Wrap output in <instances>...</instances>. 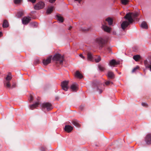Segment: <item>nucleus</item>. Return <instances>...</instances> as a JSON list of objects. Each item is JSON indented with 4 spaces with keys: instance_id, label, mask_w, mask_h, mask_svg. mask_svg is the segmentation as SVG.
I'll list each match as a JSON object with an SVG mask.
<instances>
[{
    "instance_id": "25",
    "label": "nucleus",
    "mask_w": 151,
    "mask_h": 151,
    "mask_svg": "<svg viewBox=\"0 0 151 151\" xmlns=\"http://www.w3.org/2000/svg\"><path fill=\"white\" fill-rule=\"evenodd\" d=\"M57 19L60 22H62L63 21V17L60 15H57L56 16Z\"/></svg>"
},
{
    "instance_id": "9",
    "label": "nucleus",
    "mask_w": 151,
    "mask_h": 151,
    "mask_svg": "<svg viewBox=\"0 0 151 151\" xmlns=\"http://www.w3.org/2000/svg\"><path fill=\"white\" fill-rule=\"evenodd\" d=\"M52 56H50L46 59L43 60L42 63L44 65H46L51 62Z\"/></svg>"
},
{
    "instance_id": "27",
    "label": "nucleus",
    "mask_w": 151,
    "mask_h": 151,
    "mask_svg": "<svg viewBox=\"0 0 151 151\" xmlns=\"http://www.w3.org/2000/svg\"><path fill=\"white\" fill-rule=\"evenodd\" d=\"M23 13L22 12H18L16 15L17 16L18 18L20 17L23 15Z\"/></svg>"
},
{
    "instance_id": "38",
    "label": "nucleus",
    "mask_w": 151,
    "mask_h": 151,
    "mask_svg": "<svg viewBox=\"0 0 151 151\" xmlns=\"http://www.w3.org/2000/svg\"><path fill=\"white\" fill-rule=\"evenodd\" d=\"M29 100L30 101H32L33 100V97L31 95L30 96Z\"/></svg>"
},
{
    "instance_id": "10",
    "label": "nucleus",
    "mask_w": 151,
    "mask_h": 151,
    "mask_svg": "<svg viewBox=\"0 0 151 151\" xmlns=\"http://www.w3.org/2000/svg\"><path fill=\"white\" fill-rule=\"evenodd\" d=\"M145 141L146 144L147 145H149L151 144V134H147L145 138Z\"/></svg>"
},
{
    "instance_id": "18",
    "label": "nucleus",
    "mask_w": 151,
    "mask_h": 151,
    "mask_svg": "<svg viewBox=\"0 0 151 151\" xmlns=\"http://www.w3.org/2000/svg\"><path fill=\"white\" fill-rule=\"evenodd\" d=\"M78 85L77 84H73L70 86L71 89L73 91H76L77 90Z\"/></svg>"
},
{
    "instance_id": "14",
    "label": "nucleus",
    "mask_w": 151,
    "mask_h": 151,
    "mask_svg": "<svg viewBox=\"0 0 151 151\" xmlns=\"http://www.w3.org/2000/svg\"><path fill=\"white\" fill-rule=\"evenodd\" d=\"M30 20V18L25 17L22 19V21L23 24H27Z\"/></svg>"
},
{
    "instance_id": "20",
    "label": "nucleus",
    "mask_w": 151,
    "mask_h": 151,
    "mask_svg": "<svg viewBox=\"0 0 151 151\" xmlns=\"http://www.w3.org/2000/svg\"><path fill=\"white\" fill-rule=\"evenodd\" d=\"M141 27L143 29H147L148 28L147 24L146 22H143L142 23L141 25Z\"/></svg>"
},
{
    "instance_id": "1",
    "label": "nucleus",
    "mask_w": 151,
    "mask_h": 151,
    "mask_svg": "<svg viewBox=\"0 0 151 151\" xmlns=\"http://www.w3.org/2000/svg\"><path fill=\"white\" fill-rule=\"evenodd\" d=\"M124 18L127 19L128 22L124 21L121 24L122 29L124 30L127 27L130 23H132L133 21V19L132 17L131 14L128 13L124 17Z\"/></svg>"
},
{
    "instance_id": "13",
    "label": "nucleus",
    "mask_w": 151,
    "mask_h": 151,
    "mask_svg": "<svg viewBox=\"0 0 151 151\" xmlns=\"http://www.w3.org/2000/svg\"><path fill=\"white\" fill-rule=\"evenodd\" d=\"M87 59L88 60L93 61V57L92 54L90 52H88L87 54Z\"/></svg>"
},
{
    "instance_id": "46",
    "label": "nucleus",
    "mask_w": 151,
    "mask_h": 151,
    "mask_svg": "<svg viewBox=\"0 0 151 151\" xmlns=\"http://www.w3.org/2000/svg\"><path fill=\"white\" fill-rule=\"evenodd\" d=\"M83 30H88V29H83Z\"/></svg>"
},
{
    "instance_id": "32",
    "label": "nucleus",
    "mask_w": 151,
    "mask_h": 151,
    "mask_svg": "<svg viewBox=\"0 0 151 151\" xmlns=\"http://www.w3.org/2000/svg\"><path fill=\"white\" fill-rule=\"evenodd\" d=\"M16 86V83L15 82H13L12 86L10 88H13L15 87Z\"/></svg>"
},
{
    "instance_id": "37",
    "label": "nucleus",
    "mask_w": 151,
    "mask_h": 151,
    "mask_svg": "<svg viewBox=\"0 0 151 151\" xmlns=\"http://www.w3.org/2000/svg\"><path fill=\"white\" fill-rule=\"evenodd\" d=\"M79 55V56L81 58L83 59H86L85 57H84V56H83V55L82 54H80Z\"/></svg>"
},
{
    "instance_id": "23",
    "label": "nucleus",
    "mask_w": 151,
    "mask_h": 151,
    "mask_svg": "<svg viewBox=\"0 0 151 151\" xmlns=\"http://www.w3.org/2000/svg\"><path fill=\"white\" fill-rule=\"evenodd\" d=\"M53 9V6L49 7L47 9V11L46 12V13L47 14H49L51 13Z\"/></svg>"
},
{
    "instance_id": "33",
    "label": "nucleus",
    "mask_w": 151,
    "mask_h": 151,
    "mask_svg": "<svg viewBox=\"0 0 151 151\" xmlns=\"http://www.w3.org/2000/svg\"><path fill=\"white\" fill-rule=\"evenodd\" d=\"M101 60V58L100 57H98L96 59H95V61L96 63L99 62Z\"/></svg>"
},
{
    "instance_id": "44",
    "label": "nucleus",
    "mask_w": 151,
    "mask_h": 151,
    "mask_svg": "<svg viewBox=\"0 0 151 151\" xmlns=\"http://www.w3.org/2000/svg\"><path fill=\"white\" fill-rule=\"evenodd\" d=\"M72 28V27H70L69 28V29L70 30V29Z\"/></svg>"
},
{
    "instance_id": "12",
    "label": "nucleus",
    "mask_w": 151,
    "mask_h": 151,
    "mask_svg": "<svg viewBox=\"0 0 151 151\" xmlns=\"http://www.w3.org/2000/svg\"><path fill=\"white\" fill-rule=\"evenodd\" d=\"M144 63L146 67L149 68L151 71V62L150 61L146 60L144 61Z\"/></svg>"
},
{
    "instance_id": "24",
    "label": "nucleus",
    "mask_w": 151,
    "mask_h": 151,
    "mask_svg": "<svg viewBox=\"0 0 151 151\" xmlns=\"http://www.w3.org/2000/svg\"><path fill=\"white\" fill-rule=\"evenodd\" d=\"M72 122L73 125L76 127H79L80 126V124L78 122V121L76 120H73Z\"/></svg>"
},
{
    "instance_id": "36",
    "label": "nucleus",
    "mask_w": 151,
    "mask_h": 151,
    "mask_svg": "<svg viewBox=\"0 0 151 151\" xmlns=\"http://www.w3.org/2000/svg\"><path fill=\"white\" fill-rule=\"evenodd\" d=\"M106 49L109 52H110L111 50V48L110 47L107 46L106 47Z\"/></svg>"
},
{
    "instance_id": "2",
    "label": "nucleus",
    "mask_w": 151,
    "mask_h": 151,
    "mask_svg": "<svg viewBox=\"0 0 151 151\" xmlns=\"http://www.w3.org/2000/svg\"><path fill=\"white\" fill-rule=\"evenodd\" d=\"M106 22H108L109 25H111L113 24V20L111 18L108 17L106 19L105 21H104L102 24V28L104 31L109 32L111 31V28L106 25Z\"/></svg>"
},
{
    "instance_id": "21",
    "label": "nucleus",
    "mask_w": 151,
    "mask_h": 151,
    "mask_svg": "<svg viewBox=\"0 0 151 151\" xmlns=\"http://www.w3.org/2000/svg\"><path fill=\"white\" fill-rule=\"evenodd\" d=\"M9 26V23L8 21L5 20L4 21L2 27L3 28H6Z\"/></svg>"
},
{
    "instance_id": "28",
    "label": "nucleus",
    "mask_w": 151,
    "mask_h": 151,
    "mask_svg": "<svg viewBox=\"0 0 151 151\" xmlns=\"http://www.w3.org/2000/svg\"><path fill=\"white\" fill-rule=\"evenodd\" d=\"M121 2L122 4L124 5H126L128 4L129 1L128 0H122Z\"/></svg>"
},
{
    "instance_id": "26",
    "label": "nucleus",
    "mask_w": 151,
    "mask_h": 151,
    "mask_svg": "<svg viewBox=\"0 0 151 151\" xmlns=\"http://www.w3.org/2000/svg\"><path fill=\"white\" fill-rule=\"evenodd\" d=\"M140 57L139 55H134L133 57V58L135 61H137L140 59Z\"/></svg>"
},
{
    "instance_id": "8",
    "label": "nucleus",
    "mask_w": 151,
    "mask_h": 151,
    "mask_svg": "<svg viewBox=\"0 0 151 151\" xmlns=\"http://www.w3.org/2000/svg\"><path fill=\"white\" fill-rule=\"evenodd\" d=\"M68 81H64L63 82L61 83L62 88L63 90L65 91H67L68 88Z\"/></svg>"
},
{
    "instance_id": "40",
    "label": "nucleus",
    "mask_w": 151,
    "mask_h": 151,
    "mask_svg": "<svg viewBox=\"0 0 151 151\" xmlns=\"http://www.w3.org/2000/svg\"><path fill=\"white\" fill-rule=\"evenodd\" d=\"M49 1L51 3H53L56 0H49Z\"/></svg>"
},
{
    "instance_id": "6",
    "label": "nucleus",
    "mask_w": 151,
    "mask_h": 151,
    "mask_svg": "<svg viewBox=\"0 0 151 151\" xmlns=\"http://www.w3.org/2000/svg\"><path fill=\"white\" fill-rule=\"evenodd\" d=\"M45 5L44 2H39L34 6V8L36 10H39L43 8L44 7Z\"/></svg>"
},
{
    "instance_id": "3",
    "label": "nucleus",
    "mask_w": 151,
    "mask_h": 151,
    "mask_svg": "<svg viewBox=\"0 0 151 151\" xmlns=\"http://www.w3.org/2000/svg\"><path fill=\"white\" fill-rule=\"evenodd\" d=\"M12 78L11 74L10 73H9L4 81V85L6 88H10L11 87L10 81Z\"/></svg>"
},
{
    "instance_id": "41",
    "label": "nucleus",
    "mask_w": 151,
    "mask_h": 151,
    "mask_svg": "<svg viewBox=\"0 0 151 151\" xmlns=\"http://www.w3.org/2000/svg\"><path fill=\"white\" fill-rule=\"evenodd\" d=\"M142 106H147V104L146 103H142Z\"/></svg>"
},
{
    "instance_id": "5",
    "label": "nucleus",
    "mask_w": 151,
    "mask_h": 151,
    "mask_svg": "<svg viewBox=\"0 0 151 151\" xmlns=\"http://www.w3.org/2000/svg\"><path fill=\"white\" fill-rule=\"evenodd\" d=\"M97 45H99L101 47H103L105 44V41L101 38L99 37L96 38L94 42Z\"/></svg>"
},
{
    "instance_id": "42",
    "label": "nucleus",
    "mask_w": 151,
    "mask_h": 151,
    "mask_svg": "<svg viewBox=\"0 0 151 151\" xmlns=\"http://www.w3.org/2000/svg\"><path fill=\"white\" fill-rule=\"evenodd\" d=\"M75 1H78L80 3L82 0H75Z\"/></svg>"
},
{
    "instance_id": "47",
    "label": "nucleus",
    "mask_w": 151,
    "mask_h": 151,
    "mask_svg": "<svg viewBox=\"0 0 151 151\" xmlns=\"http://www.w3.org/2000/svg\"><path fill=\"white\" fill-rule=\"evenodd\" d=\"M38 62H39V60H37V62L38 63Z\"/></svg>"
},
{
    "instance_id": "34",
    "label": "nucleus",
    "mask_w": 151,
    "mask_h": 151,
    "mask_svg": "<svg viewBox=\"0 0 151 151\" xmlns=\"http://www.w3.org/2000/svg\"><path fill=\"white\" fill-rule=\"evenodd\" d=\"M130 13L131 14V16H132V17L133 16H134V17H137L138 15V13H134V14L132 13Z\"/></svg>"
},
{
    "instance_id": "16",
    "label": "nucleus",
    "mask_w": 151,
    "mask_h": 151,
    "mask_svg": "<svg viewBox=\"0 0 151 151\" xmlns=\"http://www.w3.org/2000/svg\"><path fill=\"white\" fill-rule=\"evenodd\" d=\"M73 129V127L70 125H66L65 127V130L68 132H70Z\"/></svg>"
},
{
    "instance_id": "30",
    "label": "nucleus",
    "mask_w": 151,
    "mask_h": 151,
    "mask_svg": "<svg viewBox=\"0 0 151 151\" xmlns=\"http://www.w3.org/2000/svg\"><path fill=\"white\" fill-rule=\"evenodd\" d=\"M106 85L108 86L110 84H113V83L111 81H108L106 82L105 83Z\"/></svg>"
},
{
    "instance_id": "45",
    "label": "nucleus",
    "mask_w": 151,
    "mask_h": 151,
    "mask_svg": "<svg viewBox=\"0 0 151 151\" xmlns=\"http://www.w3.org/2000/svg\"><path fill=\"white\" fill-rule=\"evenodd\" d=\"M34 24H35V25H37V23H34Z\"/></svg>"
},
{
    "instance_id": "31",
    "label": "nucleus",
    "mask_w": 151,
    "mask_h": 151,
    "mask_svg": "<svg viewBox=\"0 0 151 151\" xmlns=\"http://www.w3.org/2000/svg\"><path fill=\"white\" fill-rule=\"evenodd\" d=\"M22 0H14V2L15 4H19L20 3Z\"/></svg>"
},
{
    "instance_id": "19",
    "label": "nucleus",
    "mask_w": 151,
    "mask_h": 151,
    "mask_svg": "<svg viewBox=\"0 0 151 151\" xmlns=\"http://www.w3.org/2000/svg\"><path fill=\"white\" fill-rule=\"evenodd\" d=\"M75 76L76 77L79 78H82L83 77V76L78 71H76V72Z\"/></svg>"
},
{
    "instance_id": "35",
    "label": "nucleus",
    "mask_w": 151,
    "mask_h": 151,
    "mask_svg": "<svg viewBox=\"0 0 151 151\" xmlns=\"http://www.w3.org/2000/svg\"><path fill=\"white\" fill-rule=\"evenodd\" d=\"M139 68V67L138 66H136L135 68H134L132 70V72H133L135 71L137 69H138Z\"/></svg>"
},
{
    "instance_id": "7",
    "label": "nucleus",
    "mask_w": 151,
    "mask_h": 151,
    "mask_svg": "<svg viewBox=\"0 0 151 151\" xmlns=\"http://www.w3.org/2000/svg\"><path fill=\"white\" fill-rule=\"evenodd\" d=\"M42 106L43 109H46L48 111L52 109V104L49 103H44L42 104Z\"/></svg>"
},
{
    "instance_id": "29",
    "label": "nucleus",
    "mask_w": 151,
    "mask_h": 151,
    "mask_svg": "<svg viewBox=\"0 0 151 151\" xmlns=\"http://www.w3.org/2000/svg\"><path fill=\"white\" fill-rule=\"evenodd\" d=\"M98 68L99 70L101 71H103L105 69L104 67L101 65H98Z\"/></svg>"
},
{
    "instance_id": "43",
    "label": "nucleus",
    "mask_w": 151,
    "mask_h": 151,
    "mask_svg": "<svg viewBox=\"0 0 151 151\" xmlns=\"http://www.w3.org/2000/svg\"><path fill=\"white\" fill-rule=\"evenodd\" d=\"M2 35V33L1 32H0V37Z\"/></svg>"
},
{
    "instance_id": "15",
    "label": "nucleus",
    "mask_w": 151,
    "mask_h": 151,
    "mask_svg": "<svg viewBox=\"0 0 151 151\" xmlns=\"http://www.w3.org/2000/svg\"><path fill=\"white\" fill-rule=\"evenodd\" d=\"M107 76L108 78L112 79L114 78L115 75L113 72L109 71L107 73Z\"/></svg>"
},
{
    "instance_id": "4",
    "label": "nucleus",
    "mask_w": 151,
    "mask_h": 151,
    "mask_svg": "<svg viewBox=\"0 0 151 151\" xmlns=\"http://www.w3.org/2000/svg\"><path fill=\"white\" fill-rule=\"evenodd\" d=\"M52 59L54 60L59 62L61 64L63 62L64 58L63 55L60 54H57L54 56Z\"/></svg>"
},
{
    "instance_id": "22",
    "label": "nucleus",
    "mask_w": 151,
    "mask_h": 151,
    "mask_svg": "<svg viewBox=\"0 0 151 151\" xmlns=\"http://www.w3.org/2000/svg\"><path fill=\"white\" fill-rule=\"evenodd\" d=\"M100 84H101L100 83H98V84H97L96 85H95L94 84H93V86L94 87H95L96 86V88H97V91H99V93H101L102 91V90L101 89L99 88V86H98V85L100 86Z\"/></svg>"
},
{
    "instance_id": "39",
    "label": "nucleus",
    "mask_w": 151,
    "mask_h": 151,
    "mask_svg": "<svg viewBox=\"0 0 151 151\" xmlns=\"http://www.w3.org/2000/svg\"><path fill=\"white\" fill-rule=\"evenodd\" d=\"M36 0H28V1H30L32 3H34L35 2Z\"/></svg>"
},
{
    "instance_id": "11",
    "label": "nucleus",
    "mask_w": 151,
    "mask_h": 151,
    "mask_svg": "<svg viewBox=\"0 0 151 151\" xmlns=\"http://www.w3.org/2000/svg\"><path fill=\"white\" fill-rule=\"evenodd\" d=\"M118 62H116L115 60L113 59L109 61V65L111 66L115 67L116 65L119 64Z\"/></svg>"
},
{
    "instance_id": "17",
    "label": "nucleus",
    "mask_w": 151,
    "mask_h": 151,
    "mask_svg": "<svg viewBox=\"0 0 151 151\" xmlns=\"http://www.w3.org/2000/svg\"><path fill=\"white\" fill-rule=\"evenodd\" d=\"M39 105V103L38 102H37L33 104L30 105L29 106L30 109L32 110L37 107Z\"/></svg>"
}]
</instances>
